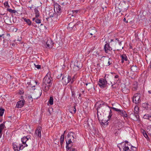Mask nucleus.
Masks as SVG:
<instances>
[{"instance_id":"nucleus-28","label":"nucleus","mask_w":151,"mask_h":151,"mask_svg":"<svg viewBox=\"0 0 151 151\" xmlns=\"http://www.w3.org/2000/svg\"><path fill=\"white\" fill-rule=\"evenodd\" d=\"M24 20L27 24L28 25H30L31 24V22L29 19H27L26 18L24 19Z\"/></svg>"},{"instance_id":"nucleus-39","label":"nucleus","mask_w":151,"mask_h":151,"mask_svg":"<svg viewBox=\"0 0 151 151\" xmlns=\"http://www.w3.org/2000/svg\"><path fill=\"white\" fill-rule=\"evenodd\" d=\"M54 14L53 13H52L51 12H50L49 13V17H48V18L49 19L50 18H51L53 17Z\"/></svg>"},{"instance_id":"nucleus-58","label":"nucleus","mask_w":151,"mask_h":151,"mask_svg":"<svg viewBox=\"0 0 151 151\" xmlns=\"http://www.w3.org/2000/svg\"><path fill=\"white\" fill-rule=\"evenodd\" d=\"M148 92L149 93H150V94H151V90L149 91H148Z\"/></svg>"},{"instance_id":"nucleus-47","label":"nucleus","mask_w":151,"mask_h":151,"mask_svg":"<svg viewBox=\"0 0 151 151\" xmlns=\"http://www.w3.org/2000/svg\"><path fill=\"white\" fill-rule=\"evenodd\" d=\"M70 151H76V150L74 148H71L70 147Z\"/></svg>"},{"instance_id":"nucleus-35","label":"nucleus","mask_w":151,"mask_h":151,"mask_svg":"<svg viewBox=\"0 0 151 151\" xmlns=\"http://www.w3.org/2000/svg\"><path fill=\"white\" fill-rule=\"evenodd\" d=\"M4 109H0V116H2L4 111Z\"/></svg>"},{"instance_id":"nucleus-41","label":"nucleus","mask_w":151,"mask_h":151,"mask_svg":"<svg viewBox=\"0 0 151 151\" xmlns=\"http://www.w3.org/2000/svg\"><path fill=\"white\" fill-rule=\"evenodd\" d=\"M35 22L37 24H40L41 23V20L39 19H36L35 20Z\"/></svg>"},{"instance_id":"nucleus-63","label":"nucleus","mask_w":151,"mask_h":151,"mask_svg":"<svg viewBox=\"0 0 151 151\" xmlns=\"http://www.w3.org/2000/svg\"><path fill=\"white\" fill-rule=\"evenodd\" d=\"M29 7L30 8V9H32V7Z\"/></svg>"},{"instance_id":"nucleus-42","label":"nucleus","mask_w":151,"mask_h":151,"mask_svg":"<svg viewBox=\"0 0 151 151\" xmlns=\"http://www.w3.org/2000/svg\"><path fill=\"white\" fill-rule=\"evenodd\" d=\"M114 78L116 79V80L115 81V82H117L119 79V76L118 75H116L115 76Z\"/></svg>"},{"instance_id":"nucleus-38","label":"nucleus","mask_w":151,"mask_h":151,"mask_svg":"<svg viewBox=\"0 0 151 151\" xmlns=\"http://www.w3.org/2000/svg\"><path fill=\"white\" fill-rule=\"evenodd\" d=\"M4 6L5 7H6L7 6V7L9 8L10 7L7 1L5 2L4 3Z\"/></svg>"},{"instance_id":"nucleus-36","label":"nucleus","mask_w":151,"mask_h":151,"mask_svg":"<svg viewBox=\"0 0 151 151\" xmlns=\"http://www.w3.org/2000/svg\"><path fill=\"white\" fill-rule=\"evenodd\" d=\"M150 115L148 114H145L143 116L144 118L145 119H148L149 118L150 116Z\"/></svg>"},{"instance_id":"nucleus-54","label":"nucleus","mask_w":151,"mask_h":151,"mask_svg":"<svg viewBox=\"0 0 151 151\" xmlns=\"http://www.w3.org/2000/svg\"><path fill=\"white\" fill-rule=\"evenodd\" d=\"M23 93H24V92L23 91H22L20 90L19 92V93L21 95Z\"/></svg>"},{"instance_id":"nucleus-34","label":"nucleus","mask_w":151,"mask_h":151,"mask_svg":"<svg viewBox=\"0 0 151 151\" xmlns=\"http://www.w3.org/2000/svg\"><path fill=\"white\" fill-rule=\"evenodd\" d=\"M138 88L137 84H134L133 85L132 90L133 91H135L137 90Z\"/></svg>"},{"instance_id":"nucleus-64","label":"nucleus","mask_w":151,"mask_h":151,"mask_svg":"<svg viewBox=\"0 0 151 151\" xmlns=\"http://www.w3.org/2000/svg\"><path fill=\"white\" fill-rule=\"evenodd\" d=\"M90 52V51H88V54H89Z\"/></svg>"},{"instance_id":"nucleus-59","label":"nucleus","mask_w":151,"mask_h":151,"mask_svg":"<svg viewBox=\"0 0 151 151\" xmlns=\"http://www.w3.org/2000/svg\"><path fill=\"white\" fill-rule=\"evenodd\" d=\"M36 19V18H33V19H32V20H33V21H34V20H35Z\"/></svg>"},{"instance_id":"nucleus-31","label":"nucleus","mask_w":151,"mask_h":151,"mask_svg":"<svg viewBox=\"0 0 151 151\" xmlns=\"http://www.w3.org/2000/svg\"><path fill=\"white\" fill-rule=\"evenodd\" d=\"M64 134H63L61 135V136L60 138V143L61 145H62L63 142L64 140Z\"/></svg>"},{"instance_id":"nucleus-33","label":"nucleus","mask_w":151,"mask_h":151,"mask_svg":"<svg viewBox=\"0 0 151 151\" xmlns=\"http://www.w3.org/2000/svg\"><path fill=\"white\" fill-rule=\"evenodd\" d=\"M10 20L9 18L6 19L5 22L7 24H11L12 22L10 21H9Z\"/></svg>"},{"instance_id":"nucleus-12","label":"nucleus","mask_w":151,"mask_h":151,"mask_svg":"<svg viewBox=\"0 0 151 151\" xmlns=\"http://www.w3.org/2000/svg\"><path fill=\"white\" fill-rule=\"evenodd\" d=\"M74 133L73 132H69L68 134V137L69 139H71L72 140H73V142L75 141L74 139H76V136L74 137Z\"/></svg>"},{"instance_id":"nucleus-50","label":"nucleus","mask_w":151,"mask_h":151,"mask_svg":"<svg viewBox=\"0 0 151 151\" xmlns=\"http://www.w3.org/2000/svg\"><path fill=\"white\" fill-rule=\"evenodd\" d=\"M28 99L30 100L31 101H32V98L31 96H29L28 97Z\"/></svg>"},{"instance_id":"nucleus-14","label":"nucleus","mask_w":151,"mask_h":151,"mask_svg":"<svg viewBox=\"0 0 151 151\" xmlns=\"http://www.w3.org/2000/svg\"><path fill=\"white\" fill-rule=\"evenodd\" d=\"M24 100H21L18 101L16 104L17 108H21L22 107L24 104Z\"/></svg>"},{"instance_id":"nucleus-4","label":"nucleus","mask_w":151,"mask_h":151,"mask_svg":"<svg viewBox=\"0 0 151 151\" xmlns=\"http://www.w3.org/2000/svg\"><path fill=\"white\" fill-rule=\"evenodd\" d=\"M139 108L137 106H135L134 108V114L132 115V119L134 121H137L139 116L138 115Z\"/></svg>"},{"instance_id":"nucleus-8","label":"nucleus","mask_w":151,"mask_h":151,"mask_svg":"<svg viewBox=\"0 0 151 151\" xmlns=\"http://www.w3.org/2000/svg\"><path fill=\"white\" fill-rule=\"evenodd\" d=\"M13 148L15 151H19L21 149H22L24 148L23 145H18L15 143L12 144Z\"/></svg>"},{"instance_id":"nucleus-40","label":"nucleus","mask_w":151,"mask_h":151,"mask_svg":"<svg viewBox=\"0 0 151 151\" xmlns=\"http://www.w3.org/2000/svg\"><path fill=\"white\" fill-rule=\"evenodd\" d=\"M86 86H87L88 85H89V86L87 87V88H88L89 89H90L91 88V87H92V86L91 84L90 83H86Z\"/></svg>"},{"instance_id":"nucleus-15","label":"nucleus","mask_w":151,"mask_h":151,"mask_svg":"<svg viewBox=\"0 0 151 151\" xmlns=\"http://www.w3.org/2000/svg\"><path fill=\"white\" fill-rule=\"evenodd\" d=\"M79 11V10H72V11H70V12H69V14L68 16L71 15L72 17L74 16V17H76V14Z\"/></svg>"},{"instance_id":"nucleus-10","label":"nucleus","mask_w":151,"mask_h":151,"mask_svg":"<svg viewBox=\"0 0 151 151\" xmlns=\"http://www.w3.org/2000/svg\"><path fill=\"white\" fill-rule=\"evenodd\" d=\"M88 33L91 35H93L94 37H96L95 34L97 32V31L96 28L94 27H91L90 28L88 29Z\"/></svg>"},{"instance_id":"nucleus-26","label":"nucleus","mask_w":151,"mask_h":151,"mask_svg":"<svg viewBox=\"0 0 151 151\" xmlns=\"http://www.w3.org/2000/svg\"><path fill=\"white\" fill-rule=\"evenodd\" d=\"M34 11L35 14V17H38L39 16L40 14L38 9L36 8H35L34 9Z\"/></svg>"},{"instance_id":"nucleus-22","label":"nucleus","mask_w":151,"mask_h":151,"mask_svg":"<svg viewBox=\"0 0 151 151\" xmlns=\"http://www.w3.org/2000/svg\"><path fill=\"white\" fill-rule=\"evenodd\" d=\"M76 106L72 107L70 109V112L72 114H75L76 112Z\"/></svg>"},{"instance_id":"nucleus-46","label":"nucleus","mask_w":151,"mask_h":151,"mask_svg":"<svg viewBox=\"0 0 151 151\" xmlns=\"http://www.w3.org/2000/svg\"><path fill=\"white\" fill-rule=\"evenodd\" d=\"M68 144L69 145L72 142V139H68Z\"/></svg>"},{"instance_id":"nucleus-18","label":"nucleus","mask_w":151,"mask_h":151,"mask_svg":"<svg viewBox=\"0 0 151 151\" xmlns=\"http://www.w3.org/2000/svg\"><path fill=\"white\" fill-rule=\"evenodd\" d=\"M29 138L27 137H24L22 138V143L24 144H25V145L24 146V147L27 146V144H26V143L27 141L28 140Z\"/></svg>"},{"instance_id":"nucleus-43","label":"nucleus","mask_w":151,"mask_h":151,"mask_svg":"<svg viewBox=\"0 0 151 151\" xmlns=\"http://www.w3.org/2000/svg\"><path fill=\"white\" fill-rule=\"evenodd\" d=\"M109 112H110L109 114V116H108V118L109 119H110V118H111V117L112 116L111 110H110V111H109Z\"/></svg>"},{"instance_id":"nucleus-20","label":"nucleus","mask_w":151,"mask_h":151,"mask_svg":"<svg viewBox=\"0 0 151 151\" xmlns=\"http://www.w3.org/2000/svg\"><path fill=\"white\" fill-rule=\"evenodd\" d=\"M122 58L121 62L122 63H123L124 61H126L127 60V58L126 55L125 54H123L121 56Z\"/></svg>"},{"instance_id":"nucleus-44","label":"nucleus","mask_w":151,"mask_h":151,"mask_svg":"<svg viewBox=\"0 0 151 151\" xmlns=\"http://www.w3.org/2000/svg\"><path fill=\"white\" fill-rule=\"evenodd\" d=\"M69 145L68 144V142H66V148L67 150H70V147L68 145Z\"/></svg>"},{"instance_id":"nucleus-55","label":"nucleus","mask_w":151,"mask_h":151,"mask_svg":"<svg viewBox=\"0 0 151 151\" xmlns=\"http://www.w3.org/2000/svg\"><path fill=\"white\" fill-rule=\"evenodd\" d=\"M126 19H125V18H124L123 19V21H124V22H126V23H127L128 22L127 21H126Z\"/></svg>"},{"instance_id":"nucleus-32","label":"nucleus","mask_w":151,"mask_h":151,"mask_svg":"<svg viewBox=\"0 0 151 151\" xmlns=\"http://www.w3.org/2000/svg\"><path fill=\"white\" fill-rule=\"evenodd\" d=\"M7 11L11 13H15L17 12L15 10H13L9 8L7 9Z\"/></svg>"},{"instance_id":"nucleus-17","label":"nucleus","mask_w":151,"mask_h":151,"mask_svg":"<svg viewBox=\"0 0 151 151\" xmlns=\"http://www.w3.org/2000/svg\"><path fill=\"white\" fill-rule=\"evenodd\" d=\"M54 7V8L56 9L57 12L59 13L61 12V7L59 4H55Z\"/></svg>"},{"instance_id":"nucleus-61","label":"nucleus","mask_w":151,"mask_h":151,"mask_svg":"<svg viewBox=\"0 0 151 151\" xmlns=\"http://www.w3.org/2000/svg\"><path fill=\"white\" fill-rule=\"evenodd\" d=\"M4 34H0V37H1Z\"/></svg>"},{"instance_id":"nucleus-21","label":"nucleus","mask_w":151,"mask_h":151,"mask_svg":"<svg viewBox=\"0 0 151 151\" xmlns=\"http://www.w3.org/2000/svg\"><path fill=\"white\" fill-rule=\"evenodd\" d=\"M122 91L125 94H127L129 92V89L126 87L122 88Z\"/></svg>"},{"instance_id":"nucleus-16","label":"nucleus","mask_w":151,"mask_h":151,"mask_svg":"<svg viewBox=\"0 0 151 151\" xmlns=\"http://www.w3.org/2000/svg\"><path fill=\"white\" fill-rule=\"evenodd\" d=\"M46 44L47 47L49 48L52 47L53 44L52 41L51 39L48 40L46 42Z\"/></svg>"},{"instance_id":"nucleus-30","label":"nucleus","mask_w":151,"mask_h":151,"mask_svg":"<svg viewBox=\"0 0 151 151\" xmlns=\"http://www.w3.org/2000/svg\"><path fill=\"white\" fill-rule=\"evenodd\" d=\"M49 104L51 105H52L53 104V98L52 97H50L49 101Z\"/></svg>"},{"instance_id":"nucleus-29","label":"nucleus","mask_w":151,"mask_h":151,"mask_svg":"<svg viewBox=\"0 0 151 151\" xmlns=\"http://www.w3.org/2000/svg\"><path fill=\"white\" fill-rule=\"evenodd\" d=\"M5 125L3 124H1L0 125V134H1L2 130L4 128Z\"/></svg>"},{"instance_id":"nucleus-6","label":"nucleus","mask_w":151,"mask_h":151,"mask_svg":"<svg viewBox=\"0 0 151 151\" xmlns=\"http://www.w3.org/2000/svg\"><path fill=\"white\" fill-rule=\"evenodd\" d=\"M123 149V151H136V148L134 147L131 146L129 149L128 146H127L126 144L124 143L123 146H122V148H120V150Z\"/></svg>"},{"instance_id":"nucleus-56","label":"nucleus","mask_w":151,"mask_h":151,"mask_svg":"<svg viewBox=\"0 0 151 151\" xmlns=\"http://www.w3.org/2000/svg\"><path fill=\"white\" fill-rule=\"evenodd\" d=\"M148 120L151 121V116H150Z\"/></svg>"},{"instance_id":"nucleus-57","label":"nucleus","mask_w":151,"mask_h":151,"mask_svg":"<svg viewBox=\"0 0 151 151\" xmlns=\"http://www.w3.org/2000/svg\"><path fill=\"white\" fill-rule=\"evenodd\" d=\"M21 40V38H20V39L19 38V39L17 40V41H20Z\"/></svg>"},{"instance_id":"nucleus-45","label":"nucleus","mask_w":151,"mask_h":151,"mask_svg":"<svg viewBox=\"0 0 151 151\" xmlns=\"http://www.w3.org/2000/svg\"><path fill=\"white\" fill-rule=\"evenodd\" d=\"M67 79H68V80L69 81V82L70 81L71 82L72 79L71 77L70 76H68V78H67Z\"/></svg>"},{"instance_id":"nucleus-1","label":"nucleus","mask_w":151,"mask_h":151,"mask_svg":"<svg viewBox=\"0 0 151 151\" xmlns=\"http://www.w3.org/2000/svg\"><path fill=\"white\" fill-rule=\"evenodd\" d=\"M53 79L50 73L48 72L44 77L42 85V88L44 92H47L52 86Z\"/></svg>"},{"instance_id":"nucleus-11","label":"nucleus","mask_w":151,"mask_h":151,"mask_svg":"<svg viewBox=\"0 0 151 151\" xmlns=\"http://www.w3.org/2000/svg\"><path fill=\"white\" fill-rule=\"evenodd\" d=\"M104 49L105 52L106 53H108L109 51L112 50V49L110 47L109 44L108 43H106L105 45Z\"/></svg>"},{"instance_id":"nucleus-48","label":"nucleus","mask_w":151,"mask_h":151,"mask_svg":"<svg viewBox=\"0 0 151 151\" xmlns=\"http://www.w3.org/2000/svg\"><path fill=\"white\" fill-rule=\"evenodd\" d=\"M76 76L74 75L72 79L71 83H72L74 81V79L76 78Z\"/></svg>"},{"instance_id":"nucleus-23","label":"nucleus","mask_w":151,"mask_h":151,"mask_svg":"<svg viewBox=\"0 0 151 151\" xmlns=\"http://www.w3.org/2000/svg\"><path fill=\"white\" fill-rule=\"evenodd\" d=\"M131 70L133 72H136L137 70V67L135 65H133L131 67Z\"/></svg>"},{"instance_id":"nucleus-25","label":"nucleus","mask_w":151,"mask_h":151,"mask_svg":"<svg viewBox=\"0 0 151 151\" xmlns=\"http://www.w3.org/2000/svg\"><path fill=\"white\" fill-rule=\"evenodd\" d=\"M62 80L63 81V82L65 83V84H67L69 82V81L68 80V79H67V77H63L62 78Z\"/></svg>"},{"instance_id":"nucleus-9","label":"nucleus","mask_w":151,"mask_h":151,"mask_svg":"<svg viewBox=\"0 0 151 151\" xmlns=\"http://www.w3.org/2000/svg\"><path fill=\"white\" fill-rule=\"evenodd\" d=\"M82 67V64L80 61H76L74 63V68L76 70H78Z\"/></svg>"},{"instance_id":"nucleus-37","label":"nucleus","mask_w":151,"mask_h":151,"mask_svg":"<svg viewBox=\"0 0 151 151\" xmlns=\"http://www.w3.org/2000/svg\"><path fill=\"white\" fill-rule=\"evenodd\" d=\"M116 82H114L113 83L111 82L110 83L111 85V86L112 88H116V87L114 86V85L115 84Z\"/></svg>"},{"instance_id":"nucleus-51","label":"nucleus","mask_w":151,"mask_h":151,"mask_svg":"<svg viewBox=\"0 0 151 151\" xmlns=\"http://www.w3.org/2000/svg\"><path fill=\"white\" fill-rule=\"evenodd\" d=\"M62 74L61 73H60V75H59L58 76H57V77L58 78H60L62 76Z\"/></svg>"},{"instance_id":"nucleus-24","label":"nucleus","mask_w":151,"mask_h":151,"mask_svg":"<svg viewBox=\"0 0 151 151\" xmlns=\"http://www.w3.org/2000/svg\"><path fill=\"white\" fill-rule=\"evenodd\" d=\"M122 5V8L124 9H127L128 6L127 4L125 2H123L121 4Z\"/></svg>"},{"instance_id":"nucleus-7","label":"nucleus","mask_w":151,"mask_h":151,"mask_svg":"<svg viewBox=\"0 0 151 151\" xmlns=\"http://www.w3.org/2000/svg\"><path fill=\"white\" fill-rule=\"evenodd\" d=\"M111 108L114 111L118 112L119 114L122 116L123 117H127V114L126 112L124 110H121L113 107H112Z\"/></svg>"},{"instance_id":"nucleus-27","label":"nucleus","mask_w":151,"mask_h":151,"mask_svg":"<svg viewBox=\"0 0 151 151\" xmlns=\"http://www.w3.org/2000/svg\"><path fill=\"white\" fill-rule=\"evenodd\" d=\"M141 132H142L143 135L147 139L148 138V137L147 134L146 133L145 130H144L143 129H142L141 130Z\"/></svg>"},{"instance_id":"nucleus-19","label":"nucleus","mask_w":151,"mask_h":151,"mask_svg":"<svg viewBox=\"0 0 151 151\" xmlns=\"http://www.w3.org/2000/svg\"><path fill=\"white\" fill-rule=\"evenodd\" d=\"M74 21V20L73 19L72 22H70L69 24L68 27V29H72L73 28L74 26L76 25V24L73 23V22Z\"/></svg>"},{"instance_id":"nucleus-49","label":"nucleus","mask_w":151,"mask_h":151,"mask_svg":"<svg viewBox=\"0 0 151 151\" xmlns=\"http://www.w3.org/2000/svg\"><path fill=\"white\" fill-rule=\"evenodd\" d=\"M35 67L38 69H40L41 68V66L40 65H35Z\"/></svg>"},{"instance_id":"nucleus-13","label":"nucleus","mask_w":151,"mask_h":151,"mask_svg":"<svg viewBox=\"0 0 151 151\" xmlns=\"http://www.w3.org/2000/svg\"><path fill=\"white\" fill-rule=\"evenodd\" d=\"M41 127H39L35 131V134L40 138L41 136Z\"/></svg>"},{"instance_id":"nucleus-5","label":"nucleus","mask_w":151,"mask_h":151,"mask_svg":"<svg viewBox=\"0 0 151 151\" xmlns=\"http://www.w3.org/2000/svg\"><path fill=\"white\" fill-rule=\"evenodd\" d=\"M141 95V94L139 93H135L133 97V102L136 104L139 103L141 101L140 99Z\"/></svg>"},{"instance_id":"nucleus-60","label":"nucleus","mask_w":151,"mask_h":151,"mask_svg":"<svg viewBox=\"0 0 151 151\" xmlns=\"http://www.w3.org/2000/svg\"><path fill=\"white\" fill-rule=\"evenodd\" d=\"M150 3H151V0H148Z\"/></svg>"},{"instance_id":"nucleus-3","label":"nucleus","mask_w":151,"mask_h":151,"mask_svg":"<svg viewBox=\"0 0 151 151\" xmlns=\"http://www.w3.org/2000/svg\"><path fill=\"white\" fill-rule=\"evenodd\" d=\"M110 76L108 75H105L104 78H101L99 79L98 82V84L101 88H103L106 85V83L107 82L110 81Z\"/></svg>"},{"instance_id":"nucleus-62","label":"nucleus","mask_w":151,"mask_h":151,"mask_svg":"<svg viewBox=\"0 0 151 151\" xmlns=\"http://www.w3.org/2000/svg\"><path fill=\"white\" fill-rule=\"evenodd\" d=\"M82 93L83 94L84 93V91H82Z\"/></svg>"},{"instance_id":"nucleus-2","label":"nucleus","mask_w":151,"mask_h":151,"mask_svg":"<svg viewBox=\"0 0 151 151\" xmlns=\"http://www.w3.org/2000/svg\"><path fill=\"white\" fill-rule=\"evenodd\" d=\"M99 103V104L97 108V116L99 120V116L101 115V113H102L103 114H104L106 108L107 107V106L104 105V102L102 101L99 102H97L96 105H97Z\"/></svg>"},{"instance_id":"nucleus-52","label":"nucleus","mask_w":151,"mask_h":151,"mask_svg":"<svg viewBox=\"0 0 151 151\" xmlns=\"http://www.w3.org/2000/svg\"><path fill=\"white\" fill-rule=\"evenodd\" d=\"M31 83V82H29V83H27V84H28V85H29L30 84V87H35V86H32V85H30V83Z\"/></svg>"},{"instance_id":"nucleus-53","label":"nucleus","mask_w":151,"mask_h":151,"mask_svg":"<svg viewBox=\"0 0 151 151\" xmlns=\"http://www.w3.org/2000/svg\"><path fill=\"white\" fill-rule=\"evenodd\" d=\"M111 60L110 58L109 59V61L108 62V65H110L111 64V63H110V60Z\"/></svg>"}]
</instances>
